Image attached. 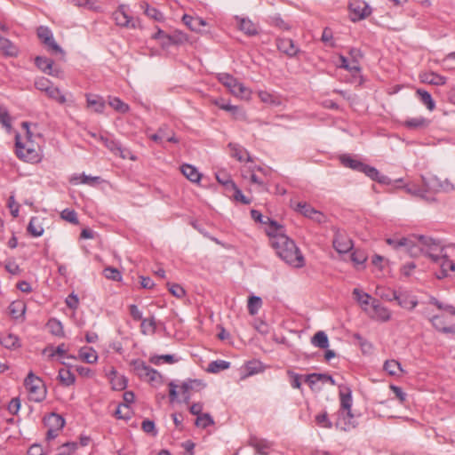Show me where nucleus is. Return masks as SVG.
Listing matches in <instances>:
<instances>
[{"instance_id": "0e129e2a", "label": "nucleus", "mask_w": 455, "mask_h": 455, "mask_svg": "<svg viewBox=\"0 0 455 455\" xmlns=\"http://www.w3.org/2000/svg\"><path fill=\"white\" fill-rule=\"evenodd\" d=\"M169 291L176 298L181 299L186 295L184 288L178 283H168Z\"/></svg>"}, {"instance_id": "e433bc0d", "label": "nucleus", "mask_w": 455, "mask_h": 455, "mask_svg": "<svg viewBox=\"0 0 455 455\" xmlns=\"http://www.w3.org/2000/svg\"><path fill=\"white\" fill-rule=\"evenodd\" d=\"M267 22L274 27L278 28L281 30L287 31L291 29V26L283 20L279 13H275L268 16Z\"/></svg>"}, {"instance_id": "37998d69", "label": "nucleus", "mask_w": 455, "mask_h": 455, "mask_svg": "<svg viewBox=\"0 0 455 455\" xmlns=\"http://www.w3.org/2000/svg\"><path fill=\"white\" fill-rule=\"evenodd\" d=\"M10 315L15 318L18 319L19 317L22 316L25 314L26 306L24 303L20 301H16L11 303L9 306Z\"/></svg>"}, {"instance_id": "603ef678", "label": "nucleus", "mask_w": 455, "mask_h": 455, "mask_svg": "<svg viewBox=\"0 0 455 455\" xmlns=\"http://www.w3.org/2000/svg\"><path fill=\"white\" fill-rule=\"evenodd\" d=\"M403 189L410 195L427 199V190H425V188H421L416 185L411 186L407 184L403 186Z\"/></svg>"}, {"instance_id": "3c124183", "label": "nucleus", "mask_w": 455, "mask_h": 455, "mask_svg": "<svg viewBox=\"0 0 455 455\" xmlns=\"http://www.w3.org/2000/svg\"><path fill=\"white\" fill-rule=\"evenodd\" d=\"M36 35L43 44H45L53 38L52 32L45 26H40L36 30Z\"/></svg>"}, {"instance_id": "2eb2a0df", "label": "nucleus", "mask_w": 455, "mask_h": 455, "mask_svg": "<svg viewBox=\"0 0 455 455\" xmlns=\"http://www.w3.org/2000/svg\"><path fill=\"white\" fill-rule=\"evenodd\" d=\"M295 210L304 217L311 219L318 223L322 222L323 215L319 211L315 210L310 204L305 202H299L296 204Z\"/></svg>"}, {"instance_id": "a211bd4d", "label": "nucleus", "mask_w": 455, "mask_h": 455, "mask_svg": "<svg viewBox=\"0 0 455 455\" xmlns=\"http://www.w3.org/2000/svg\"><path fill=\"white\" fill-rule=\"evenodd\" d=\"M205 387V384L201 379H188L185 381H183L180 385V389L183 395V403H188L190 401V394L189 391L192 389H195L196 387L198 388H204Z\"/></svg>"}, {"instance_id": "aec40b11", "label": "nucleus", "mask_w": 455, "mask_h": 455, "mask_svg": "<svg viewBox=\"0 0 455 455\" xmlns=\"http://www.w3.org/2000/svg\"><path fill=\"white\" fill-rule=\"evenodd\" d=\"M268 227L266 228V233L269 236L270 244H273L274 240H275L279 235H287L285 234V228L283 225L279 224L276 220L272 219H267Z\"/></svg>"}, {"instance_id": "ddd939ff", "label": "nucleus", "mask_w": 455, "mask_h": 455, "mask_svg": "<svg viewBox=\"0 0 455 455\" xmlns=\"http://www.w3.org/2000/svg\"><path fill=\"white\" fill-rule=\"evenodd\" d=\"M235 20L237 23L238 28L246 36H254L259 34V26L248 17H241L236 15Z\"/></svg>"}, {"instance_id": "393cba45", "label": "nucleus", "mask_w": 455, "mask_h": 455, "mask_svg": "<svg viewBox=\"0 0 455 455\" xmlns=\"http://www.w3.org/2000/svg\"><path fill=\"white\" fill-rule=\"evenodd\" d=\"M422 183L425 190L427 192H440L441 180L436 176L425 177L421 176Z\"/></svg>"}, {"instance_id": "412c9836", "label": "nucleus", "mask_w": 455, "mask_h": 455, "mask_svg": "<svg viewBox=\"0 0 455 455\" xmlns=\"http://www.w3.org/2000/svg\"><path fill=\"white\" fill-rule=\"evenodd\" d=\"M430 322L433 325V327L443 333L446 334H454L455 333V324H451L449 326H446V321L445 318L442 315H434Z\"/></svg>"}, {"instance_id": "f704fd0d", "label": "nucleus", "mask_w": 455, "mask_h": 455, "mask_svg": "<svg viewBox=\"0 0 455 455\" xmlns=\"http://www.w3.org/2000/svg\"><path fill=\"white\" fill-rule=\"evenodd\" d=\"M58 379L62 385L67 387L73 385L76 381L75 375L67 368L59 370Z\"/></svg>"}, {"instance_id": "a18cd8bd", "label": "nucleus", "mask_w": 455, "mask_h": 455, "mask_svg": "<svg viewBox=\"0 0 455 455\" xmlns=\"http://www.w3.org/2000/svg\"><path fill=\"white\" fill-rule=\"evenodd\" d=\"M45 93L50 99L56 100L60 104H65L67 101L65 95L61 93L58 87L53 85H52Z\"/></svg>"}, {"instance_id": "39448f33", "label": "nucleus", "mask_w": 455, "mask_h": 455, "mask_svg": "<svg viewBox=\"0 0 455 455\" xmlns=\"http://www.w3.org/2000/svg\"><path fill=\"white\" fill-rule=\"evenodd\" d=\"M24 387L28 393L30 401L41 403L45 399L47 394L45 385L33 371H29L24 379Z\"/></svg>"}, {"instance_id": "13d9d810", "label": "nucleus", "mask_w": 455, "mask_h": 455, "mask_svg": "<svg viewBox=\"0 0 455 455\" xmlns=\"http://www.w3.org/2000/svg\"><path fill=\"white\" fill-rule=\"evenodd\" d=\"M315 422L323 427H325V428H331L333 427V424L332 422L328 418V414L326 411L321 413V414H318L315 416Z\"/></svg>"}, {"instance_id": "7c9ffc66", "label": "nucleus", "mask_w": 455, "mask_h": 455, "mask_svg": "<svg viewBox=\"0 0 455 455\" xmlns=\"http://www.w3.org/2000/svg\"><path fill=\"white\" fill-rule=\"evenodd\" d=\"M78 355L82 361L87 363H93L98 359L96 351L91 347H81Z\"/></svg>"}, {"instance_id": "a19ab883", "label": "nucleus", "mask_w": 455, "mask_h": 455, "mask_svg": "<svg viewBox=\"0 0 455 455\" xmlns=\"http://www.w3.org/2000/svg\"><path fill=\"white\" fill-rule=\"evenodd\" d=\"M229 367V362L225 360H215L209 363L208 371L212 373H218L220 371L228 370Z\"/></svg>"}, {"instance_id": "20e7f679", "label": "nucleus", "mask_w": 455, "mask_h": 455, "mask_svg": "<svg viewBox=\"0 0 455 455\" xmlns=\"http://www.w3.org/2000/svg\"><path fill=\"white\" fill-rule=\"evenodd\" d=\"M414 250L417 251V256L423 253L432 259L434 262H439L440 254L443 253V247L438 241L425 235L413 236Z\"/></svg>"}, {"instance_id": "774afa93", "label": "nucleus", "mask_w": 455, "mask_h": 455, "mask_svg": "<svg viewBox=\"0 0 455 455\" xmlns=\"http://www.w3.org/2000/svg\"><path fill=\"white\" fill-rule=\"evenodd\" d=\"M4 267L8 273L13 275H18L21 272L20 266L14 260H7Z\"/></svg>"}, {"instance_id": "72a5a7b5", "label": "nucleus", "mask_w": 455, "mask_h": 455, "mask_svg": "<svg viewBox=\"0 0 455 455\" xmlns=\"http://www.w3.org/2000/svg\"><path fill=\"white\" fill-rule=\"evenodd\" d=\"M312 344L319 348L325 349L329 347V339L327 334L323 331H317L311 339Z\"/></svg>"}, {"instance_id": "49530a36", "label": "nucleus", "mask_w": 455, "mask_h": 455, "mask_svg": "<svg viewBox=\"0 0 455 455\" xmlns=\"http://www.w3.org/2000/svg\"><path fill=\"white\" fill-rule=\"evenodd\" d=\"M353 295L355 300L361 304L362 306L371 305V300L373 299L371 296L366 292L361 291L359 289L355 288L353 290Z\"/></svg>"}, {"instance_id": "bb28decb", "label": "nucleus", "mask_w": 455, "mask_h": 455, "mask_svg": "<svg viewBox=\"0 0 455 455\" xmlns=\"http://www.w3.org/2000/svg\"><path fill=\"white\" fill-rule=\"evenodd\" d=\"M100 181V178L98 177V176H90V175H86L84 173L83 174H80V175H74L71 179H70V182L74 183V184H86V185H90V186H95L96 184H99Z\"/></svg>"}, {"instance_id": "79ce46f5", "label": "nucleus", "mask_w": 455, "mask_h": 455, "mask_svg": "<svg viewBox=\"0 0 455 455\" xmlns=\"http://www.w3.org/2000/svg\"><path fill=\"white\" fill-rule=\"evenodd\" d=\"M187 40L186 36L181 32H174L172 35H169L167 37V41H163V46L167 47L172 44H180Z\"/></svg>"}, {"instance_id": "69168bd1", "label": "nucleus", "mask_w": 455, "mask_h": 455, "mask_svg": "<svg viewBox=\"0 0 455 455\" xmlns=\"http://www.w3.org/2000/svg\"><path fill=\"white\" fill-rule=\"evenodd\" d=\"M52 85H53L52 83L45 77H40V78L36 79L35 82L36 88L37 90L44 92H47V90Z\"/></svg>"}, {"instance_id": "6ab92c4d", "label": "nucleus", "mask_w": 455, "mask_h": 455, "mask_svg": "<svg viewBox=\"0 0 455 455\" xmlns=\"http://www.w3.org/2000/svg\"><path fill=\"white\" fill-rule=\"evenodd\" d=\"M393 298H395L401 307L408 310L414 309L418 305L416 297L407 291H397V295H393Z\"/></svg>"}, {"instance_id": "4be33fe9", "label": "nucleus", "mask_w": 455, "mask_h": 455, "mask_svg": "<svg viewBox=\"0 0 455 455\" xmlns=\"http://www.w3.org/2000/svg\"><path fill=\"white\" fill-rule=\"evenodd\" d=\"M44 425L47 428H52L60 431L65 425V419L57 413H50L44 419Z\"/></svg>"}, {"instance_id": "4468645a", "label": "nucleus", "mask_w": 455, "mask_h": 455, "mask_svg": "<svg viewBox=\"0 0 455 455\" xmlns=\"http://www.w3.org/2000/svg\"><path fill=\"white\" fill-rule=\"evenodd\" d=\"M333 248L339 253H347L352 250L354 244L352 240L343 233L337 232L332 240Z\"/></svg>"}, {"instance_id": "cd10ccee", "label": "nucleus", "mask_w": 455, "mask_h": 455, "mask_svg": "<svg viewBox=\"0 0 455 455\" xmlns=\"http://www.w3.org/2000/svg\"><path fill=\"white\" fill-rule=\"evenodd\" d=\"M87 107L96 113H101L104 109L105 104L101 97L98 95L88 94Z\"/></svg>"}, {"instance_id": "9d476101", "label": "nucleus", "mask_w": 455, "mask_h": 455, "mask_svg": "<svg viewBox=\"0 0 455 455\" xmlns=\"http://www.w3.org/2000/svg\"><path fill=\"white\" fill-rule=\"evenodd\" d=\"M116 25L136 28L140 25V20L130 16L128 8L121 4L116 10Z\"/></svg>"}, {"instance_id": "6e6d98bb", "label": "nucleus", "mask_w": 455, "mask_h": 455, "mask_svg": "<svg viewBox=\"0 0 455 455\" xmlns=\"http://www.w3.org/2000/svg\"><path fill=\"white\" fill-rule=\"evenodd\" d=\"M60 217L72 223V224H78V218H77V213L74 211V210H71V209H64L61 213H60Z\"/></svg>"}, {"instance_id": "423d86ee", "label": "nucleus", "mask_w": 455, "mask_h": 455, "mask_svg": "<svg viewBox=\"0 0 455 455\" xmlns=\"http://www.w3.org/2000/svg\"><path fill=\"white\" fill-rule=\"evenodd\" d=\"M135 395L132 391H125L123 393V403L116 407V418L128 420L133 415L132 404L134 403Z\"/></svg>"}, {"instance_id": "2f4dec72", "label": "nucleus", "mask_w": 455, "mask_h": 455, "mask_svg": "<svg viewBox=\"0 0 455 455\" xmlns=\"http://www.w3.org/2000/svg\"><path fill=\"white\" fill-rule=\"evenodd\" d=\"M179 361V358L174 355H155L150 356L149 362L155 365H159L161 363H168L172 364Z\"/></svg>"}, {"instance_id": "4d7b16f0", "label": "nucleus", "mask_w": 455, "mask_h": 455, "mask_svg": "<svg viewBox=\"0 0 455 455\" xmlns=\"http://www.w3.org/2000/svg\"><path fill=\"white\" fill-rule=\"evenodd\" d=\"M183 20L185 21L186 25H188L192 30H196V25H202L205 26L206 23L204 20L200 18H193L188 15L183 16Z\"/></svg>"}, {"instance_id": "c85d7f7f", "label": "nucleus", "mask_w": 455, "mask_h": 455, "mask_svg": "<svg viewBox=\"0 0 455 455\" xmlns=\"http://www.w3.org/2000/svg\"><path fill=\"white\" fill-rule=\"evenodd\" d=\"M132 370L136 375H138L140 379H145L148 375V372L151 369L150 366L147 365L146 363L140 359H136L132 361Z\"/></svg>"}, {"instance_id": "e2e57ef3", "label": "nucleus", "mask_w": 455, "mask_h": 455, "mask_svg": "<svg viewBox=\"0 0 455 455\" xmlns=\"http://www.w3.org/2000/svg\"><path fill=\"white\" fill-rule=\"evenodd\" d=\"M373 170L375 174L368 172L367 177L380 184H389L390 179L387 176L381 174L375 167H373Z\"/></svg>"}, {"instance_id": "864d4df0", "label": "nucleus", "mask_w": 455, "mask_h": 455, "mask_svg": "<svg viewBox=\"0 0 455 455\" xmlns=\"http://www.w3.org/2000/svg\"><path fill=\"white\" fill-rule=\"evenodd\" d=\"M429 303L432 305H435L438 309L444 310L449 312L451 315H455V307H453L451 304H446L443 302H441L436 298L431 296L429 299Z\"/></svg>"}, {"instance_id": "c03bdc74", "label": "nucleus", "mask_w": 455, "mask_h": 455, "mask_svg": "<svg viewBox=\"0 0 455 455\" xmlns=\"http://www.w3.org/2000/svg\"><path fill=\"white\" fill-rule=\"evenodd\" d=\"M384 370L391 376H396L398 371H402L401 363L396 360H387L383 366Z\"/></svg>"}, {"instance_id": "c9c22d12", "label": "nucleus", "mask_w": 455, "mask_h": 455, "mask_svg": "<svg viewBox=\"0 0 455 455\" xmlns=\"http://www.w3.org/2000/svg\"><path fill=\"white\" fill-rule=\"evenodd\" d=\"M422 79L425 83L434 85H443L447 82V78L445 76L434 72L424 74Z\"/></svg>"}, {"instance_id": "a878e982", "label": "nucleus", "mask_w": 455, "mask_h": 455, "mask_svg": "<svg viewBox=\"0 0 455 455\" xmlns=\"http://www.w3.org/2000/svg\"><path fill=\"white\" fill-rule=\"evenodd\" d=\"M0 51L6 56L18 55V48L7 38L0 36Z\"/></svg>"}, {"instance_id": "5701e85b", "label": "nucleus", "mask_w": 455, "mask_h": 455, "mask_svg": "<svg viewBox=\"0 0 455 455\" xmlns=\"http://www.w3.org/2000/svg\"><path fill=\"white\" fill-rule=\"evenodd\" d=\"M28 232L34 237H39L44 234L42 220L39 217H32L27 228Z\"/></svg>"}, {"instance_id": "f3484780", "label": "nucleus", "mask_w": 455, "mask_h": 455, "mask_svg": "<svg viewBox=\"0 0 455 455\" xmlns=\"http://www.w3.org/2000/svg\"><path fill=\"white\" fill-rule=\"evenodd\" d=\"M387 243L391 245L395 249L404 247L406 251L413 257L417 256V251L414 250V240L413 238L402 237L400 239L387 238Z\"/></svg>"}, {"instance_id": "9b49d317", "label": "nucleus", "mask_w": 455, "mask_h": 455, "mask_svg": "<svg viewBox=\"0 0 455 455\" xmlns=\"http://www.w3.org/2000/svg\"><path fill=\"white\" fill-rule=\"evenodd\" d=\"M273 444V442L256 435H251L248 439V445L252 447L259 455H268V451L272 449Z\"/></svg>"}, {"instance_id": "f257e3e1", "label": "nucleus", "mask_w": 455, "mask_h": 455, "mask_svg": "<svg viewBox=\"0 0 455 455\" xmlns=\"http://www.w3.org/2000/svg\"><path fill=\"white\" fill-rule=\"evenodd\" d=\"M276 255L286 264L300 268L305 265V259L295 242L288 235H279L271 245Z\"/></svg>"}, {"instance_id": "0eeeda50", "label": "nucleus", "mask_w": 455, "mask_h": 455, "mask_svg": "<svg viewBox=\"0 0 455 455\" xmlns=\"http://www.w3.org/2000/svg\"><path fill=\"white\" fill-rule=\"evenodd\" d=\"M216 78L235 95H242L246 91V87L229 73H218Z\"/></svg>"}, {"instance_id": "f03ea898", "label": "nucleus", "mask_w": 455, "mask_h": 455, "mask_svg": "<svg viewBox=\"0 0 455 455\" xmlns=\"http://www.w3.org/2000/svg\"><path fill=\"white\" fill-rule=\"evenodd\" d=\"M22 127L26 129V136L22 139L19 134L15 136V153L19 159L36 164L42 160L40 146L32 140V133L28 122L22 123Z\"/></svg>"}, {"instance_id": "c756f323", "label": "nucleus", "mask_w": 455, "mask_h": 455, "mask_svg": "<svg viewBox=\"0 0 455 455\" xmlns=\"http://www.w3.org/2000/svg\"><path fill=\"white\" fill-rule=\"evenodd\" d=\"M441 267L442 275L439 278L444 277L448 275L449 271H455V263L450 259L446 254H440L439 262Z\"/></svg>"}, {"instance_id": "b1692460", "label": "nucleus", "mask_w": 455, "mask_h": 455, "mask_svg": "<svg viewBox=\"0 0 455 455\" xmlns=\"http://www.w3.org/2000/svg\"><path fill=\"white\" fill-rule=\"evenodd\" d=\"M182 174L191 182L197 183L201 180V173L198 170L188 164H184L180 167Z\"/></svg>"}, {"instance_id": "dca6fc26", "label": "nucleus", "mask_w": 455, "mask_h": 455, "mask_svg": "<svg viewBox=\"0 0 455 455\" xmlns=\"http://www.w3.org/2000/svg\"><path fill=\"white\" fill-rule=\"evenodd\" d=\"M371 308L373 310V314L371 315L372 319L382 323L390 320V310L387 307H384L378 299H373L371 300Z\"/></svg>"}, {"instance_id": "4c0bfd02", "label": "nucleus", "mask_w": 455, "mask_h": 455, "mask_svg": "<svg viewBox=\"0 0 455 455\" xmlns=\"http://www.w3.org/2000/svg\"><path fill=\"white\" fill-rule=\"evenodd\" d=\"M417 94L422 104H424L427 109L433 110L435 108V103L431 96V94L423 89H418Z\"/></svg>"}, {"instance_id": "473e14b6", "label": "nucleus", "mask_w": 455, "mask_h": 455, "mask_svg": "<svg viewBox=\"0 0 455 455\" xmlns=\"http://www.w3.org/2000/svg\"><path fill=\"white\" fill-rule=\"evenodd\" d=\"M140 323L141 332L145 335H152L156 331V323L154 316L150 318H142Z\"/></svg>"}, {"instance_id": "1a4fd4ad", "label": "nucleus", "mask_w": 455, "mask_h": 455, "mask_svg": "<svg viewBox=\"0 0 455 455\" xmlns=\"http://www.w3.org/2000/svg\"><path fill=\"white\" fill-rule=\"evenodd\" d=\"M351 20L354 22L366 19L371 13V6L364 1L355 0L349 3Z\"/></svg>"}, {"instance_id": "338daca9", "label": "nucleus", "mask_w": 455, "mask_h": 455, "mask_svg": "<svg viewBox=\"0 0 455 455\" xmlns=\"http://www.w3.org/2000/svg\"><path fill=\"white\" fill-rule=\"evenodd\" d=\"M234 190L233 197L235 201H239L242 204L247 205L251 204V199L246 197L242 190L235 185V188H231Z\"/></svg>"}, {"instance_id": "de8ad7c7", "label": "nucleus", "mask_w": 455, "mask_h": 455, "mask_svg": "<svg viewBox=\"0 0 455 455\" xmlns=\"http://www.w3.org/2000/svg\"><path fill=\"white\" fill-rule=\"evenodd\" d=\"M46 326L52 334L55 336H63V326L59 320L52 318L47 322Z\"/></svg>"}, {"instance_id": "8fccbe9b", "label": "nucleus", "mask_w": 455, "mask_h": 455, "mask_svg": "<svg viewBox=\"0 0 455 455\" xmlns=\"http://www.w3.org/2000/svg\"><path fill=\"white\" fill-rule=\"evenodd\" d=\"M35 63L39 69H41L44 73L46 74L49 71V69H52L53 60L46 57L37 56L35 59Z\"/></svg>"}, {"instance_id": "5fc2aeb1", "label": "nucleus", "mask_w": 455, "mask_h": 455, "mask_svg": "<svg viewBox=\"0 0 455 455\" xmlns=\"http://www.w3.org/2000/svg\"><path fill=\"white\" fill-rule=\"evenodd\" d=\"M262 300L260 297L251 296L248 300V311L251 315H255L258 313L259 307H261Z\"/></svg>"}, {"instance_id": "680f3d73", "label": "nucleus", "mask_w": 455, "mask_h": 455, "mask_svg": "<svg viewBox=\"0 0 455 455\" xmlns=\"http://www.w3.org/2000/svg\"><path fill=\"white\" fill-rule=\"evenodd\" d=\"M0 123L7 129L12 127L9 112L4 106H0Z\"/></svg>"}, {"instance_id": "052dcab7", "label": "nucleus", "mask_w": 455, "mask_h": 455, "mask_svg": "<svg viewBox=\"0 0 455 455\" xmlns=\"http://www.w3.org/2000/svg\"><path fill=\"white\" fill-rule=\"evenodd\" d=\"M287 375L291 379V386L292 388L295 389H300L301 388V375L299 373L293 371H287Z\"/></svg>"}, {"instance_id": "7ed1b4c3", "label": "nucleus", "mask_w": 455, "mask_h": 455, "mask_svg": "<svg viewBox=\"0 0 455 455\" xmlns=\"http://www.w3.org/2000/svg\"><path fill=\"white\" fill-rule=\"evenodd\" d=\"M340 408L337 412L335 427L342 431L347 432L357 426L355 415L352 412L353 398L349 387L339 392Z\"/></svg>"}, {"instance_id": "6e6552de", "label": "nucleus", "mask_w": 455, "mask_h": 455, "mask_svg": "<svg viewBox=\"0 0 455 455\" xmlns=\"http://www.w3.org/2000/svg\"><path fill=\"white\" fill-rule=\"evenodd\" d=\"M340 163L343 166L350 168L354 171L364 173L366 176L368 172L375 174V171L373 170V166L368 165L359 159H356L350 156L349 154H344L339 156Z\"/></svg>"}, {"instance_id": "f8f14e48", "label": "nucleus", "mask_w": 455, "mask_h": 455, "mask_svg": "<svg viewBox=\"0 0 455 455\" xmlns=\"http://www.w3.org/2000/svg\"><path fill=\"white\" fill-rule=\"evenodd\" d=\"M276 47L281 52L291 58L297 56V54L300 52L299 48L295 44L294 41L286 37H278L276 39Z\"/></svg>"}, {"instance_id": "58836bf2", "label": "nucleus", "mask_w": 455, "mask_h": 455, "mask_svg": "<svg viewBox=\"0 0 455 455\" xmlns=\"http://www.w3.org/2000/svg\"><path fill=\"white\" fill-rule=\"evenodd\" d=\"M47 51L55 56H60V60H64L65 52L64 50L57 44L54 37L51 39V41L47 42L44 44Z\"/></svg>"}, {"instance_id": "09e8293b", "label": "nucleus", "mask_w": 455, "mask_h": 455, "mask_svg": "<svg viewBox=\"0 0 455 455\" xmlns=\"http://www.w3.org/2000/svg\"><path fill=\"white\" fill-rule=\"evenodd\" d=\"M214 424L213 418L209 413H203L196 417L195 425L197 427L206 428Z\"/></svg>"}, {"instance_id": "bf43d9fd", "label": "nucleus", "mask_w": 455, "mask_h": 455, "mask_svg": "<svg viewBox=\"0 0 455 455\" xmlns=\"http://www.w3.org/2000/svg\"><path fill=\"white\" fill-rule=\"evenodd\" d=\"M145 13L148 17H149L155 20L161 21L164 20L163 13L156 8L149 6L148 4H147V6H146Z\"/></svg>"}, {"instance_id": "ea45409f", "label": "nucleus", "mask_w": 455, "mask_h": 455, "mask_svg": "<svg viewBox=\"0 0 455 455\" xmlns=\"http://www.w3.org/2000/svg\"><path fill=\"white\" fill-rule=\"evenodd\" d=\"M429 121L423 116L409 118L405 121V126L411 129H418L427 126Z\"/></svg>"}]
</instances>
